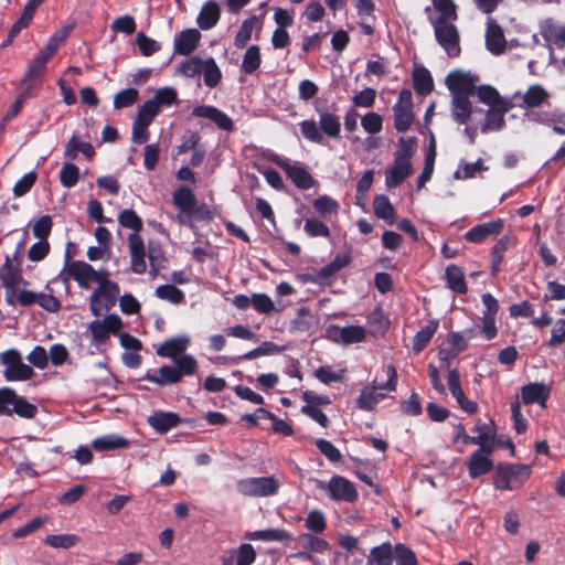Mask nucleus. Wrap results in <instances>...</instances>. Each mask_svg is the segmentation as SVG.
<instances>
[{"mask_svg": "<svg viewBox=\"0 0 565 565\" xmlns=\"http://www.w3.org/2000/svg\"><path fill=\"white\" fill-rule=\"evenodd\" d=\"M247 539L253 541H267V542H284L291 539L290 534L280 529H267L250 532L247 534Z\"/></svg>", "mask_w": 565, "mask_h": 565, "instance_id": "nucleus-41", "label": "nucleus"}, {"mask_svg": "<svg viewBox=\"0 0 565 565\" xmlns=\"http://www.w3.org/2000/svg\"><path fill=\"white\" fill-rule=\"evenodd\" d=\"M189 344V337L182 335L171 338L162 342L157 349L156 353L159 356L175 360L180 354H182L188 349Z\"/></svg>", "mask_w": 565, "mask_h": 565, "instance_id": "nucleus-23", "label": "nucleus"}, {"mask_svg": "<svg viewBox=\"0 0 565 565\" xmlns=\"http://www.w3.org/2000/svg\"><path fill=\"white\" fill-rule=\"evenodd\" d=\"M413 84L415 92L423 96L430 94L434 88L433 77L429 71L423 66L415 68Z\"/></svg>", "mask_w": 565, "mask_h": 565, "instance_id": "nucleus-35", "label": "nucleus"}, {"mask_svg": "<svg viewBox=\"0 0 565 565\" xmlns=\"http://www.w3.org/2000/svg\"><path fill=\"white\" fill-rule=\"evenodd\" d=\"M531 473V467L527 465L500 463L495 469L493 486L503 491L518 490L530 479Z\"/></svg>", "mask_w": 565, "mask_h": 565, "instance_id": "nucleus-2", "label": "nucleus"}, {"mask_svg": "<svg viewBox=\"0 0 565 565\" xmlns=\"http://www.w3.org/2000/svg\"><path fill=\"white\" fill-rule=\"evenodd\" d=\"M299 541L303 548L315 553H324L330 550V544L326 540L309 533L301 534Z\"/></svg>", "mask_w": 565, "mask_h": 565, "instance_id": "nucleus-52", "label": "nucleus"}, {"mask_svg": "<svg viewBox=\"0 0 565 565\" xmlns=\"http://www.w3.org/2000/svg\"><path fill=\"white\" fill-rule=\"evenodd\" d=\"M175 370L179 372L180 377L193 375L198 370L196 360L190 354H183L174 360Z\"/></svg>", "mask_w": 565, "mask_h": 565, "instance_id": "nucleus-56", "label": "nucleus"}, {"mask_svg": "<svg viewBox=\"0 0 565 565\" xmlns=\"http://www.w3.org/2000/svg\"><path fill=\"white\" fill-rule=\"evenodd\" d=\"M445 277H446L448 287L452 291H455L457 294H466L467 292L468 288H467L466 281H465L463 271L459 266H457L455 264L447 266L446 271H445Z\"/></svg>", "mask_w": 565, "mask_h": 565, "instance_id": "nucleus-34", "label": "nucleus"}, {"mask_svg": "<svg viewBox=\"0 0 565 565\" xmlns=\"http://www.w3.org/2000/svg\"><path fill=\"white\" fill-rule=\"evenodd\" d=\"M148 425L158 434H167L177 427L181 422L179 414L167 411H157L147 419Z\"/></svg>", "mask_w": 565, "mask_h": 565, "instance_id": "nucleus-16", "label": "nucleus"}, {"mask_svg": "<svg viewBox=\"0 0 565 565\" xmlns=\"http://www.w3.org/2000/svg\"><path fill=\"white\" fill-rule=\"evenodd\" d=\"M509 110L507 104H502L495 107H490L487 110L484 122L480 130L486 134L488 131H498L505 125L504 114Z\"/></svg>", "mask_w": 565, "mask_h": 565, "instance_id": "nucleus-25", "label": "nucleus"}, {"mask_svg": "<svg viewBox=\"0 0 565 565\" xmlns=\"http://www.w3.org/2000/svg\"><path fill=\"white\" fill-rule=\"evenodd\" d=\"M138 99V90L136 88H126L114 96V107L121 109L134 105Z\"/></svg>", "mask_w": 565, "mask_h": 565, "instance_id": "nucleus-59", "label": "nucleus"}, {"mask_svg": "<svg viewBox=\"0 0 565 565\" xmlns=\"http://www.w3.org/2000/svg\"><path fill=\"white\" fill-rule=\"evenodd\" d=\"M79 177V170L74 163H64L60 171V181L63 186L72 188L74 186Z\"/></svg>", "mask_w": 565, "mask_h": 565, "instance_id": "nucleus-61", "label": "nucleus"}, {"mask_svg": "<svg viewBox=\"0 0 565 565\" xmlns=\"http://www.w3.org/2000/svg\"><path fill=\"white\" fill-rule=\"evenodd\" d=\"M478 96V99L489 105L490 107H495L502 104H505L503 100H501V97L495 88L489 85H481L478 88L476 87V93Z\"/></svg>", "mask_w": 565, "mask_h": 565, "instance_id": "nucleus-53", "label": "nucleus"}, {"mask_svg": "<svg viewBox=\"0 0 565 565\" xmlns=\"http://www.w3.org/2000/svg\"><path fill=\"white\" fill-rule=\"evenodd\" d=\"M387 381L385 383H375L373 384L372 390L364 388L361 392V395L356 399V406L363 411H372L379 402V398L374 394V390H384L388 392H393L396 390L397 385V371L393 364H388L384 369Z\"/></svg>", "mask_w": 565, "mask_h": 565, "instance_id": "nucleus-9", "label": "nucleus"}, {"mask_svg": "<svg viewBox=\"0 0 565 565\" xmlns=\"http://www.w3.org/2000/svg\"><path fill=\"white\" fill-rule=\"evenodd\" d=\"M303 230L311 237H330L329 227L318 218H307L305 221Z\"/></svg>", "mask_w": 565, "mask_h": 565, "instance_id": "nucleus-62", "label": "nucleus"}, {"mask_svg": "<svg viewBox=\"0 0 565 565\" xmlns=\"http://www.w3.org/2000/svg\"><path fill=\"white\" fill-rule=\"evenodd\" d=\"M204 84L210 87H216L222 78V73L213 57L203 61L202 72Z\"/></svg>", "mask_w": 565, "mask_h": 565, "instance_id": "nucleus-44", "label": "nucleus"}, {"mask_svg": "<svg viewBox=\"0 0 565 565\" xmlns=\"http://www.w3.org/2000/svg\"><path fill=\"white\" fill-rule=\"evenodd\" d=\"M44 70L45 66H43L42 64H38L36 61L33 60L24 77L22 78L20 86L33 92L39 86V78L44 72Z\"/></svg>", "mask_w": 565, "mask_h": 565, "instance_id": "nucleus-47", "label": "nucleus"}, {"mask_svg": "<svg viewBox=\"0 0 565 565\" xmlns=\"http://www.w3.org/2000/svg\"><path fill=\"white\" fill-rule=\"evenodd\" d=\"M173 204L182 212L191 213L196 205V199L190 188L181 186L173 192Z\"/></svg>", "mask_w": 565, "mask_h": 565, "instance_id": "nucleus-36", "label": "nucleus"}, {"mask_svg": "<svg viewBox=\"0 0 565 565\" xmlns=\"http://www.w3.org/2000/svg\"><path fill=\"white\" fill-rule=\"evenodd\" d=\"M374 214L387 222L393 224L395 220V209L390 202L388 198L384 194L376 195L373 200Z\"/></svg>", "mask_w": 565, "mask_h": 565, "instance_id": "nucleus-37", "label": "nucleus"}, {"mask_svg": "<svg viewBox=\"0 0 565 565\" xmlns=\"http://www.w3.org/2000/svg\"><path fill=\"white\" fill-rule=\"evenodd\" d=\"M451 114L456 122L462 125L466 124L471 116L472 105L467 96H451Z\"/></svg>", "mask_w": 565, "mask_h": 565, "instance_id": "nucleus-32", "label": "nucleus"}, {"mask_svg": "<svg viewBox=\"0 0 565 565\" xmlns=\"http://www.w3.org/2000/svg\"><path fill=\"white\" fill-rule=\"evenodd\" d=\"M279 347L271 341H265L259 347L246 352L243 355L234 358V362L238 363L243 360H253L263 355H271L278 353Z\"/></svg>", "mask_w": 565, "mask_h": 565, "instance_id": "nucleus-49", "label": "nucleus"}, {"mask_svg": "<svg viewBox=\"0 0 565 565\" xmlns=\"http://www.w3.org/2000/svg\"><path fill=\"white\" fill-rule=\"evenodd\" d=\"M201 33L196 29H186L181 31L174 39V53L179 55H190L199 45Z\"/></svg>", "mask_w": 565, "mask_h": 565, "instance_id": "nucleus-19", "label": "nucleus"}, {"mask_svg": "<svg viewBox=\"0 0 565 565\" xmlns=\"http://www.w3.org/2000/svg\"><path fill=\"white\" fill-rule=\"evenodd\" d=\"M550 388L544 383H529L521 388L522 402L525 405L540 404L545 407L550 397Z\"/></svg>", "mask_w": 565, "mask_h": 565, "instance_id": "nucleus-21", "label": "nucleus"}, {"mask_svg": "<svg viewBox=\"0 0 565 565\" xmlns=\"http://www.w3.org/2000/svg\"><path fill=\"white\" fill-rule=\"evenodd\" d=\"M280 483L274 476L238 480L237 490L247 497H270L278 492Z\"/></svg>", "mask_w": 565, "mask_h": 565, "instance_id": "nucleus-7", "label": "nucleus"}, {"mask_svg": "<svg viewBox=\"0 0 565 565\" xmlns=\"http://www.w3.org/2000/svg\"><path fill=\"white\" fill-rule=\"evenodd\" d=\"M142 379L159 386L177 384L182 380L175 367L171 365H162L158 371V375L148 371Z\"/></svg>", "mask_w": 565, "mask_h": 565, "instance_id": "nucleus-26", "label": "nucleus"}, {"mask_svg": "<svg viewBox=\"0 0 565 565\" xmlns=\"http://www.w3.org/2000/svg\"><path fill=\"white\" fill-rule=\"evenodd\" d=\"M274 162L286 172L297 188L308 190L315 185L316 181L306 168L292 164L279 157H277Z\"/></svg>", "mask_w": 565, "mask_h": 565, "instance_id": "nucleus-15", "label": "nucleus"}, {"mask_svg": "<svg viewBox=\"0 0 565 565\" xmlns=\"http://www.w3.org/2000/svg\"><path fill=\"white\" fill-rule=\"evenodd\" d=\"M394 127L398 132L407 131L413 121V98L412 92L407 88L402 89L398 95L397 103L393 106Z\"/></svg>", "mask_w": 565, "mask_h": 565, "instance_id": "nucleus-10", "label": "nucleus"}, {"mask_svg": "<svg viewBox=\"0 0 565 565\" xmlns=\"http://www.w3.org/2000/svg\"><path fill=\"white\" fill-rule=\"evenodd\" d=\"M81 537L76 534H51L44 539V543L53 548L68 550L76 546Z\"/></svg>", "mask_w": 565, "mask_h": 565, "instance_id": "nucleus-42", "label": "nucleus"}, {"mask_svg": "<svg viewBox=\"0 0 565 565\" xmlns=\"http://www.w3.org/2000/svg\"><path fill=\"white\" fill-rule=\"evenodd\" d=\"M0 362L6 366L3 377L8 382L28 381L34 375L32 366L23 363L21 353L15 349L2 352Z\"/></svg>", "mask_w": 565, "mask_h": 565, "instance_id": "nucleus-5", "label": "nucleus"}, {"mask_svg": "<svg viewBox=\"0 0 565 565\" xmlns=\"http://www.w3.org/2000/svg\"><path fill=\"white\" fill-rule=\"evenodd\" d=\"M493 468V461L490 457L480 456L479 454H471L467 469L470 478L476 479L490 472Z\"/></svg>", "mask_w": 565, "mask_h": 565, "instance_id": "nucleus-30", "label": "nucleus"}, {"mask_svg": "<svg viewBox=\"0 0 565 565\" xmlns=\"http://www.w3.org/2000/svg\"><path fill=\"white\" fill-rule=\"evenodd\" d=\"M434 8L438 15L431 20H441L444 22H455L457 20L456 4L452 0H433Z\"/></svg>", "mask_w": 565, "mask_h": 565, "instance_id": "nucleus-45", "label": "nucleus"}, {"mask_svg": "<svg viewBox=\"0 0 565 565\" xmlns=\"http://www.w3.org/2000/svg\"><path fill=\"white\" fill-rule=\"evenodd\" d=\"M119 295V287L105 277L98 282V287L90 296V307L94 316L104 318H119L117 315L108 313L116 305Z\"/></svg>", "mask_w": 565, "mask_h": 565, "instance_id": "nucleus-3", "label": "nucleus"}, {"mask_svg": "<svg viewBox=\"0 0 565 565\" xmlns=\"http://www.w3.org/2000/svg\"><path fill=\"white\" fill-rule=\"evenodd\" d=\"M257 20L258 18L253 15L242 22L234 39V44L237 49H244L247 45Z\"/></svg>", "mask_w": 565, "mask_h": 565, "instance_id": "nucleus-50", "label": "nucleus"}, {"mask_svg": "<svg viewBox=\"0 0 565 565\" xmlns=\"http://www.w3.org/2000/svg\"><path fill=\"white\" fill-rule=\"evenodd\" d=\"M479 77L470 72L456 70L450 72L446 77V85L451 96H471L476 93V84Z\"/></svg>", "mask_w": 565, "mask_h": 565, "instance_id": "nucleus-11", "label": "nucleus"}, {"mask_svg": "<svg viewBox=\"0 0 565 565\" xmlns=\"http://www.w3.org/2000/svg\"><path fill=\"white\" fill-rule=\"evenodd\" d=\"M431 24L438 44L446 51L449 57H457L460 54V38L455 23L431 20Z\"/></svg>", "mask_w": 565, "mask_h": 565, "instance_id": "nucleus-8", "label": "nucleus"}, {"mask_svg": "<svg viewBox=\"0 0 565 565\" xmlns=\"http://www.w3.org/2000/svg\"><path fill=\"white\" fill-rule=\"evenodd\" d=\"M550 97V94L543 86L536 84L531 85L523 95V106L527 108L539 107L544 104Z\"/></svg>", "mask_w": 565, "mask_h": 565, "instance_id": "nucleus-40", "label": "nucleus"}, {"mask_svg": "<svg viewBox=\"0 0 565 565\" xmlns=\"http://www.w3.org/2000/svg\"><path fill=\"white\" fill-rule=\"evenodd\" d=\"M299 127L305 139L315 143L323 142V136L320 131L319 124L313 119L302 120L299 124Z\"/></svg>", "mask_w": 565, "mask_h": 565, "instance_id": "nucleus-54", "label": "nucleus"}, {"mask_svg": "<svg viewBox=\"0 0 565 565\" xmlns=\"http://www.w3.org/2000/svg\"><path fill=\"white\" fill-rule=\"evenodd\" d=\"M541 35L547 43L558 47L565 46V28L555 24L552 19L545 20L541 25Z\"/></svg>", "mask_w": 565, "mask_h": 565, "instance_id": "nucleus-28", "label": "nucleus"}, {"mask_svg": "<svg viewBox=\"0 0 565 565\" xmlns=\"http://www.w3.org/2000/svg\"><path fill=\"white\" fill-rule=\"evenodd\" d=\"M32 419L38 414L36 405L28 402L23 396L17 394L11 387H0V415Z\"/></svg>", "mask_w": 565, "mask_h": 565, "instance_id": "nucleus-4", "label": "nucleus"}, {"mask_svg": "<svg viewBox=\"0 0 565 565\" xmlns=\"http://www.w3.org/2000/svg\"><path fill=\"white\" fill-rule=\"evenodd\" d=\"M53 221L50 215L40 216L32 225V233L38 239H47L52 232Z\"/></svg>", "mask_w": 565, "mask_h": 565, "instance_id": "nucleus-58", "label": "nucleus"}, {"mask_svg": "<svg viewBox=\"0 0 565 565\" xmlns=\"http://www.w3.org/2000/svg\"><path fill=\"white\" fill-rule=\"evenodd\" d=\"M416 138L401 137L397 142V149L394 153V159L411 162V158L414 156L416 151Z\"/></svg>", "mask_w": 565, "mask_h": 565, "instance_id": "nucleus-51", "label": "nucleus"}, {"mask_svg": "<svg viewBox=\"0 0 565 565\" xmlns=\"http://www.w3.org/2000/svg\"><path fill=\"white\" fill-rule=\"evenodd\" d=\"M119 224L132 232L128 235V247L130 254L131 270L135 274H143L147 270L146 246L139 232L142 230V221L132 209H126L118 215Z\"/></svg>", "mask_w": 565, "mask_h": 565, "instance_id": "nucleus-1", "label": "nucleus"}, {"mask_svg": "<svg viewBox=\"0 0 565 565\" xmlns=\"http://www.w3.org/2000/svg\"><path fill=\"white\" fill-rule=\"evenodd\" d=\"M395 556L397 565H417V558L415 553L404 544H397L395 546Z\"/></svg>", "mask_w": 565, "mask_h": 565, "instance_id": "nucleus-64", "label": "nucleus"}, {"mask_svg": "<svg viewBox=\"0 0 565 565\" xmlns=\"http://www.w3.org/2000/svg\"><path fill=\"white\" fill-rule=\"evenodd\" d=\"M486 46L494 55L502 54L507 47L503 30L493 19L487 22Z\"/></svg>", "mask_w": 565, "mask_h": 565, "instance_id": "nucleus-18", "label": "nucleus"}, {"mask_svg": "<svg viewBox=\"0 0 565 565\" xmlns=\"http://www.w3.org/2000/svg\"><path fill=\"white\" fill-rule=\"evenodd\" d=\"M326 338L335 343L352 344L365 339V330L360 326L338 327L331 324L326 329Z\"/></svg>", "mask_w": 565, "mask_h": 565, "instance_id": "nucleus-14", "label": "nucleus"}, {"mask_svg": "<svg viewBox=\"0 0 565 565\" xmlns=\"http://www.w3.org/2000/svg\"><path fill=\"white\" fill-rule=\"evenodd\" d=\"M68 277L78 282L79 286L87 288L90 282H99L109 276L106 270L96 271L85 262H72L67 267Z\"/></svg>", "mask_w": 565, "mask_h": 565, "instance_id": "nucleus-12", "label": "nucleus"}, {"mask_svg": "<svg viewBox=\"0 0 565 565\" xmlns=\"http://www.w3.org/2000/svg\"><path fill=\"white\" fill-rule=\"evenodd\" d=\"M262 63L260 49L258 45L249 46L243 57L242 71L246 74H253Z\"/></svg>", "mask_w": 565, "mask_h": 565, "instance_id": "nucleus-48", "label": "nucleus"}, {"mask_svg": "<svg viewBox=\"0 0 565 565\" xmlns=\"http://www.w3.org/2000/svg\"><path fill=\"white\" fill-rule=\"evenodd\" d=\"M316 484L318 489L327 490L333 501L353 503L359 497L355 484L342 476H333L329 482L317 479Z\"/></svg>", "mask_w": 565, "mask_h": 565, "instance_id": "nucleus-6", "label": "nucleus"}, {"mask_svg": "<svg viewBox=\"0 0 565 565\" xmlns=\"http://www.w3.org/2000/svg\"><path fill=\"white\" fill-rule=\"evenodd\" d=\"M319 128L320 131L330 138H339L341 131L340 118L328 111H319Z\"/></svg>", "mask_w": 565, "mask_h": 565, "instance_id": "nucleus-38", "label": "nucleus"}, {"mask_svg": "<svg viewBox=\"0 0 565 565\" xmlns=\"http://www.w3.org/2000/svg\"><path fill=\"white\" fill-rule=\"evenodd\" d=\"M122 328V320H92L88 326L92 333V344L100 348L111 334H118Z\"/></svg>", "mask_w": 565, "mask_h": 565, "instance_id": "nucleus-13", "label": "nucleus"}, {"mask_svg": "<svg viewBox=\"0 0 565 565\" xmlns=\"http://www.w3.org/2000/svg\"><path fill=\"white\" fill-rule=\"evenodd\" d=\"M393 552L390 543H383L380 546H375L371 550L367 558L369 565H392Z\"/></svg>", "mask_w": 565, "mask_h": 565, "instance_id": "nucleus-43", "label": "nucleus"}, {"mask_svg": "<svg viewBox=\"0 0 565 565\" xmlns=\"http://www.w3.org/2000/svg\"><path fill=\"white\" fill-rule=\"evenodd\" d=\"M78 152H82L87 158H92L95 150L89 142H81L73 136L65 146L64 156L70 159H75Z\"/></svg>", "mask_w": 565, "mask_h": 565, "instance_id": "nucleus-46", "label": "nucleus"}, {"mask_svg": "<svg viewBox=\"0 0 565 565\" xmlns=\"http://www.w3.org/2000/svg\"><path fill=\"white\" fill-rule=\"evenodd\" d=\"M476 335L475 329H466L461 332H451L449 334L447 353L450 356H457L468 348V340Z\"/></svg>", "mask_w": 565, "mask_h": 565, "instance_id": "nucleus-31", "label": "nucleus"}, {"mask_svg": "<svg viewBox=\"0 0 565 565\" xmlns=\"http://www.w3.org/2000/svg\"><path fill=\"white\" fill-rule=\"evenodd\" d=\"M196 117L207 118L213 121L220 129L232 131L234 129L233 120L220 109L213 106H198L193 109Z\"/></svg>", "mask_w": 565, "mask_h": 565, "instance_id": "nucleus-20", "label": "nucleus"}, {"mask_svg": "<svg viewBox=\"0 0 565 565\" xmlns=\"http://www.w3.org/2000/svg\"><path fill=\"white\" fill-rule=\"evenodd\" d=\"M305 525L313 533L320 534L327 527L326 518L321 511L312 510L306 518Z\"/></svg>", "mask_w": 565, "mask_h": 565, "instance_id": "nucleus-63", "label": "nucleus"}, {"mask_svg": "<svg viewBox=\"0 0 565 565\" xmlns=\"http://www.w3.org/2000/svg\"><path fill=\"white\" fill-rule=\"evenodd\" d=\"M146 256L150 263V275L156 276L161 268L166 267V252L158 241L150 239L148 242Z\"/></svg>", "mask_w": 565, "mask_h": 565, "instance_id": "nucleus-27", "label": "nucleus"}, {"mask_svg": "<svg viewBox=\"0 0 565 565\" xmlns=\"http://www.w3.org/2000/svg\"><path fill=\"white\" fill-rule=\"evenodd\" d=\"M315 445L329 461L339 462L341 460L342 456L340 450L331 441L318 438L315 440Z\"/></svg>", "mask_w": 565, "mask_h": 565, "instance_id": "nucleus-60", "label": "nucleus"}, {"mask_svg": "<svg viewBox=\"0 0 565 565\" xmlns=\"http://www.w3.org/2000/svg\"><path fill=\"white\" fill-rule=\"evenodd\" d=\"M414 169L411 162L394 159V164L385 172V184L387 188H396L403 183Z\"/></svg>", "mask_w": 565, "mask_h": 565, "instance_id": "nucleus-22", "label": "nucleus"}, {"mask_svg": "<svg viewBox=\"0 0 565 565\" xmlns=\"http://www.w3.org/2000/svg\"><path fill=\"white\" fill-rule=\"evenodd\" d=\"M438 328L437 320H430V322L422 328L414 337L413 351L418 354L420 353L430 342L433 335Z\"/></svg>", "mask_w": 565, "mask_h": 565, "instance_id": "nucleus-39", "label": "nucleus"}, {"mask_svg": "<svg viewBox=\"0 0 565 565\" xmlns=\"http://www.w3.org/2000/svg\"><path fill=\"white\" fill-rule=\"evenodd\" d=\"M509 237L503 236L501 237L493 246L492 248V274L495 275L499 269L500 265L503 260L504 254L509 248Z\"/></svg>", "mask_w": 565, "mask_h": 565, "instance_id": "nucleus-57", "label": "nucleus"}, {"mask_svg": "<svg viewBox=\"0 0 565 565\" xmlns=\"http://www.w3.org/2000/svg\"><path fill=\"white\" fill-rule=\"evenodd\" d=\"M313 207L321 216H328L338 213L339 203L328 195H321L313 201Z\"/></svg>", "mask_w": 565, "mask_h": 565, "instance_id": "nucleus-55", "label": "nucleus"}, {"mask_svg": "<svg viewBox=\"0 0 565 565\" xmlns=\"http://www.w3.org/2000/svg\"><path fill=\"white\" fill-rule=\"evenodd\" d=\"M221 18V8L214 0L206 1L196 18L198 25L202 30L215 26Z\"/></svg>", "mask_w": 565, "mask_h": 565, "instance_id": "nucleus-24", "label": "nucleus"}, {"mask_svg": "<svg viewBox=\"0 0 565 565\" xmlns=\"http://www.w3.org/2000/svg\"><path fill=\"white\" fill-rule=\"evenodd\" d=\"M19 266V262L17 266H13L10 257H6L4 264L0 268V279L6 288H14V286H17L22 279Z\"/></svg>", "mask_w": 565, "mask_h": 565, "instance_id": "nucleus-33", "label": "nucleus"}, {"mask_svg": "<svg viewBox=\"0 0 565 565\" xmlns=\"http://www.w3.org/2000/svg\"><path fill=\"white\" fill-rule=\"evenodd\" d=\"M502 228L503 221L494 220L473 226L465 234V238L467 242L480 244L488 237L500 234Z\"/></svg>", "mask_w": 565, "mask_h": 565, "instance_id": "nucleus-17", "label": "nucleus"}, {"mask_svg": "<svg viewBox=\"0 0 565 565\" xmlns=\"http://www.w3.org/2000/svg\"><path fill=\"white\" fill-rule=\"evenodd\" d=\"M129 446L128 439L116 434H108L95 438L92 441V447L96 451H109L115 449H125Z\"/></svg>", "mask_w": 565, "mask_h": 565, "instance_id": "nucleus-29", "label": "nucleus"}]
</instances>
